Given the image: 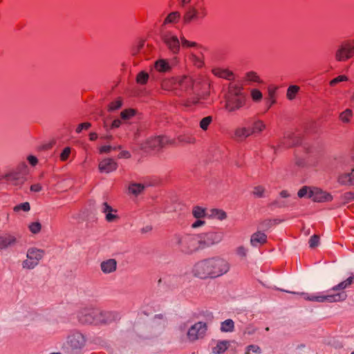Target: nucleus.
Here are the masks:
<instances>
[{
  "label": "nucleus",
  "mask_w": 354,
  "mask_h": 354,
  "mask_svg": "<svg viewBox=\"0 0 354 354\" xmlns=\"http://www.w3.org/2000/svg\"><path fill=\"white\" fill-rule=\"evenodd\" d=\"M229 263L223 258L214 257L200 260L194 263L192 274L201 279H215L230 270Z\"/></svg>",
  "instance_id": "1"
},
{
  "label": "nucleus",
  "mask_w": 354,
  "mask_h": 354,
  "mask_svg": "<svg viewBox=\"0 0 354 354\" xmlns=\"http://www.w3.org/2000/svg\"><path fill=\"white\" fill-rule=\"evenodd\" d=\"M160 86L162 90L172 92L179 97L198 92L199 90L198 82L188 75L164 78Z\"/></svg>",
  "instance_id": "2"
},
{
  "label": "nucleus",
  "mask_w": 354,
  "mask_h": 354,
  "mask_svg": "<svg viewBox=\"0 0 354 354\" xmlns=\"http://www.w3.org/2000/svg\"><path fill=\"white\" fill-rule=\"evenodd\" d=\"M247 94L243 88L236 84H230L224 97L223 108L230 114L236 113L246 106Z\"/></svg>",
  "instance_id": "3"
},
{
  "label": "nucleus",
  "mask_w": 354,
  "mask_h": 354,
  "mask_svg": "<svg viewBox=\"0 0 354 354\" xmlns=\"http://www.w3.org/2000/svg\"><path fill=\"white\" fill-rule=\"evenodd\" d=\"M174 241L177 248L186 254H191L202 250L198 234H176Z\"/></svg>",
  "instance_id": "4"
},
{
  "label": "nucleus",
  "mask_w": 354,
  "mask_h": 354,
  "mask_svg": "<svg viewBox=\"0 0 354 354\" xmlns=\"http://www.w3.org/2000/svg\"><path fill=\"white\" fill-rule=\"evenodd\" d=\"M112 315L109 312H102L97 308H84L78 314L79 320L83 324H102L111 321Z\"/></svg>",
  "instance_id": "5"
},
{
  "label": "nucleus",
  "mask_w": 354,
  "mask_h": 354,
  "mask_svg": "<svg viewBox=\"0 0 354 354\" xmlns=\"http://www.w3.org/2000/svg\"><path fill=\"white\" fill-rule=\"evenodd\" d=\"M208 15V10L205 0H196L185 12L183 21L189 24L203 20Z\"/></svg>",
  "instance_id": "6"
},
{
  "label": "nucleus",
  "mask_w": 354,
  "mask_h": 354,
  "mask_svg": "<svg viewBox=\"0 0 354 354\" xmlns=\"http://www.w3.org/2000/svg\"><path fill=\"white\" fill-rule=\"evenodd\" d=\"M354 56V40L347 39L342 41L335 53V59L337 62H346Z\"/></svg>",
  "instance_id": "7"
},
{
  "label": "nucleus",
  "mask_w": 354,
  "mask_h": 354,
  "mask_svg": "<svg viewBox=\"0 0 354 354\" xmlns=\"http://www.w3.org/2000/svg\"><path fill=\"white\" fill-rule=\"evenodd\" d=\"M44 250L37 248H30L26 252V259L22 262V268L31 270L35 268L43 259Z\"/></svg>",
  "instance_id": "8"
},
{
  "label": "nucleus",
  "mask_w": 354,
  "mask_h": 354,
  "mask_svg": "<svg viewBox=\"0 0 354 354\" xmlns=\"http://www.w3.org/2000/svg\"><path fill=\"white\" fill-rule=\"evenodd\" d=\"M202 250L220 243L223 235L219 232H208L198 234Z\"/></svg>",
  "instance_id": "9"
},
{
  "label": "nucleus",
  "mask_w": 354,
  "mask_h": 354,
  "mask_svg": "<svg viewBox=\"0 0 354 354\" xmlns=\"http://www.w3.org/2000/svg\"><path fill=\"white\" fill-rule=\"evenodd\" d=\"M207 330L206 323L202 322H196L189 328L187 333V339L190 342H195L202 339L205 336Z\"/></svg>",
  "instance_id": "10"
},
{
  "label": "nucleus",
  "mask_w": 354,
  "mask_h": 354,
  "mask_svg": "<svg viewBox=\"0 0 354 354\" xmlns=\"http://www.w3.org/2000/svg\"><path fill=\"white\" fill-rule=\"evenodd\" d=\"M162 41L169 50L174 55H177L180 52L181 47L180 38L172 32H165L162 35Z\"/></svg>",
  "instance_id": "11"
},
{
  "label": "nucleus",
  "mask_w": 354,
  "mask_h": 354,
  "mask_svg": "<svg viewBox=\"0 0 354 354\" xmlns=\"http://www.w3.org/2000/svg\"><path fill=\"white\" fill-rule=\"evenodd\" d=\"M347 297L345 292H339L336 293L331 292L329 290L326 294L320 292L317 293V301L319 303H335L344 301Z\"/></svg>",
  "instance_id": "12"
},
{
  "label": "nucleus",
  "mask_w": 354,
  "mask_h": 354,
  "mask_svg": "<svg viewBox=\"0 0 354 354\" xmlns=\"http://www.w3.org/2000/svg\"><path fill=\"white\" fill-rule=\"evenodd\" d=\"M169 143V139L165 136L151 137L146 140L142 148L145 149H158Z\"/></svg>",
  "instance_id": "13"
},
{
  "label": "nucleus",
  "mask_w": 354,
  "mask_h": 354,
  "mask_svg": "<svg viewBox=\"0 0 354 354\" xmlns=\"http://www.w3.org/2000/svg\"><path fill=\"white\" fill-rule=\"evenodd\" d=\"M0 180H5L6 183L10 185H18L22 184L24 181V179L15 170V169H14L0 176Z\"/></svg>",
  "instance_id": "14"
},
{
  "label": "nucleus",
  "mask_w": 354,
  "mask_h": 354,
  "mask_svg": "<svg viewBox=\"0 0 354 354\" xmlns=\"http://www.w3.org/2000/svg\"><path fill=\"white\" fill-rule=\"evenodd\" d=\"M118 162L113 158H106L100 161L98 169L101 173L109 174L118 169Z\"/></svg>",
  "instance_id": "15"
},
{
  "label": "nucleus",
  "mask_w": 354,
  "mask_h": 354,
  "mask_svg": "<svg viewBox=\"0 0 354 354\" xmlns=\"http://www.w3.org/2000/svg\"><path fill=\"white\" fill-rule=\"evenodd\" d=\"M101 211L105 214L106 221L108 222H114L119 218L117 209H113L106 202L102 204Z\"/></svg>",
  "instance_id": "16"
},
{
  "label": "nucleus",
  "mask_w": 354,
  "mask_h": 354,
  "mask_svg": "<svg viewBox=\"0 0 354 354\" xmlns=\"http://www.w3.org/2000/svg\"><path fill=\"white\" fill-rule=\"evenodd\" d=\"M337 182L342 185H354V167L349 172L340 173L337 176Z\"/></svg>",
  "instance_id": "17"
},
{
  "label": "nucleus",
  "mask_w": 354,
  "mask_h": 354,
  "mask_svg": "<svg viewBox=\"0 0 354 354\" xmlns=\"http://www.w3.org/2000/svg\"><path fill=\"white\" fill-rule=\"evenodd\" d=\"M212 73L218 77L227 80H232L234 78L233 72L227 68L214 67L212 69Z\"/></svg>",
  "instance_id": "18"
},
{
  "label": "nucleus",
  "mask_w": 354,
  "mask_h": 354,
  "mask_svg": "<svg viewBox=\"0 0 354 354\" xmlns=\"http://www.w3.org/2000/svg\"><path fill=\"white\" fill-rule=\"evenodd\" d=\"M117 261L115 259H108L104 260L100 263V268L103 273L110 274L117 270Z\"/></svg>",
  "instance_id": "19"
},
{
  "label": "nucleus",
  "mask_w": 354,
  "mask_h": 354,
  "mask_svg": "<svg viewBox=\"0 0 354 354\" xmlns=\"http://www.w3.org/2000/svg\"><path fill=\"white\" fill-rule=\"evenodd\" d=\"M311 199L317 202L329 201L332 200V196L330 194L324 192L319 188L314 187V192Z\"/></svg>",
  "instance_id": "20"
},
{
  "label": "nucleus",
  "mask_w": 354,
  "mask_h": 354,
  "mask_svg": "<svg viewBox=\"0 0 354 354\" xmlns=\"http://www.w3.org/2000/svg\"><path fill=\"white\" fill-rule=\"evenodd\" d=\"M234 138L238 140H244L247 138L252 136V131H251L250 127H239L234 130Z\"/></svg>",
  "instance_id": "21"
},
{
  "label": "nucleus",
  "mask_w": 354,
  "mask_h": 354,
  "mask_svg": "<svg viewBox=\"0 0 354 354\" xmlns=\"http://www.w3.org/2000/svg\"><path fill=\"white\" fill-rule=\"evenodd\" d=\"M68 342L73 348H81L85 344V338L81 333H76L68 337Z\"/></svg>",
  "instance_id": "22"
},
{
  "label": "nucleus",
  "mask_w": 354,
  "mask_h": 354,
  "mask_svg": "<svg viewBox=\"0 0 354 354\" xmlns=\"http://www.w3.org/2000/svg\"><path fill=\"white\" fill-rule=\"evenodd\" d=\"M154 69L159 73H167L171 69V66L168 60L159 59L154 62Z\"/></svg>",
  "instance_id": "23"
},
{
  "label": "nucleus",
  "mask_w": 354,
  "mask_h": 354,
  "mask_svg": "<svg viewBox=\"0 0 354 354\" xmlns=\"http://www.w3.org/2000/svg\"><path fill=\"white\" fill-rule=\"evenodd\" d=\"M181 47L183 49H189L190 52H195L201 48V46L196 41L187 39L183 35H180Z\"/></svg>",
  "instance_id": "24"
},
{
  "label": "nucleus",
  "mask_w": 354,
  "mask_h": 354,
  "mask_svg": "<svg viewBox=\"0 0 354 354\" xmlns=\"http://www.w3.org/2000/svg\"><path fill=\"white\" fill-rule=\"evenodd\" d=\"M16 238L9 234L0 235V250H3L15 244Z\"/></svg>",
  "instance_id": "25"
},
{
  "label": "nucleus",
  "mask_w": 354,
  "mask_h": 354,
  "mask_svg": "<svg viewBox=\"0 0 354 354\" xmlns=\"http://www.w3.org/2000/svg\"><path fill=\"white\" fill-rule=\"evenodd\" d=\"M245 81L250 84H263V80L261 78V77L257 74V73L254 71H249L245 73Z\"/></svg>",
  "instance_id": "26"
},
{
  "label": "nucleus",
  "mask_w": 354,
  "mask_h": 354,
  "mask_svg": "<svg viewBox=\"0 0 354 354\" xmlns=\"http://www.w3.org/2000/svg\"><path fill=\"white\" fill-rule=\"evenodd\" d=\"M267 241V236L261 232H257L251 236L250 243L252 246H257L258 244H264Z\"/></svg>",
  "instance_id": "27"
},
{
  "label": "nucleus",
  "mask_w": 354,
  "mask_h": 354,
  "mask_svg": "<svg viewBox=\"0 0 354 354\" xmlns=\"http://www.w3.org/2000/svg\"><path fill=\"white\" fill-rule=\"evenodd\" d=\"M266 124L262 120L258 119L252 122V127L250 128L253 136L261 133L266 130Z\"/></svg>",
  "instance_id": "28"
},
{
  "label": "nucleus",
  "mask_w": 354,
  "mask_h": 354,
  "mask_svg": "<svg viewBox=\"0 0 354 354\" xmlns=\"http://www.w3.org/2000/svg\"><path fill=\"white\" fill-rule=\"evenodd\" d=\"M145 187L146 185L143 183L131 182L129 185L128 191L129 194L138 196L143 192Z\"/></svg>",
  "instance_id": "29"
},
{
  "label": "nucleus",
  "mask_w": 354,
  "mask_h": 354,
  "mask_svg": "<svg viewBox=\"0 0 354 354\" xmlns=\"http://www.w3.org/2000/svg\"><path fill=\"white\" fill-rule=\"evenodd\" d=\"M189 59L196 67L201 68L204 66V59L202 55H198L195 52L189 53Z\"/></svg>",
  "instance_id": "30"
},
{
  "label": "nucleus",
  "mask_w": 354,
  "mask_h": 354,
  "mask_svg": "<svg viewBox=\"0 0 354 354\" xmlns=\"http://www.w3.org/2000/svg\"><path fill=\"white\" fill-rule=\"evenodd\" d=\"M299 142V138L292 133H287L283 138V142L286 147L295 146L298 145Z\"/></svg>",
  "instance_id": "31"
},
{
  "label": "nucleus",
  "mask_w": 354,
  "mask_h": 354,
  "mask_svg": "<svg viewBox=\"0 0 354 354\" xmlns=\"http://www.w3.org/2000/svg\"><path fill=\"white\" fill-rule=\"evenodd\" d=\"M230 346V342L227 340L218 341L216 345L212 348V352L214 354H221L224 353Z\"/></svg>",
  "instance_id": "32"
},
{
  "label": "nucleus",
  "mask_w": 354,
  "mask_h": 354,
  "mask_svg": "<svg viewBox=\"0 0 354 354\" xmlns=\"http://www.w3.org/2000/svg\"><path fill=\"white\" fill-rule=\"evenodd\" d=\"M277 88L276 86H269L268 91V97L266 98V104L268 106V109H269L272 105H274L277 100L275 93Z\"/></svg>",
  "instance_id": "33"
},
{
  "label": "nucleus",
  "mask_w": 354,
  "mask_h": 354,
  "mask_svg": "<svg viewBox=\"0 0 354 354\" xmlns=\"http://www.w3.org/2000/svg\"><path fill=\"white\" fill-rule=\"evenodd\" d=\"M351 285V279H348V278L338 283L337 285L335 286L333 288H331L330 290L331 292L336 293L339 292H344V290L347 288Z\"/></svg>",
  "instance_id": "34"
},
{
  "label": "nucleus",
  "mask_w": 354,
  "mask_h": 354,
  "mask_svg": "<svg viewBox=\"0 0 354 354\" xmlns=\"http://www.w3.org/2000/svg\"><path fill=\"white\" fill-rule=\"evenodd\" d=\"M300 91V87L297 85H290L286 91V97L289 100H293Z\"/></svg>",
  "instance_id": "35"
},
{
  "label": "nucleus",
  "mask_w": 354,
  "mask_h": 354,
  "mask_svg": "<svg viewBox=\"0 0 354 354\" xmlns=\"http://www.w3.org/2000/svg\"><path fill=\"white\" fill-rule=\"evenodd\" d=\"M250 96L254 103H259L263 99L262 92L256 88H252L250 90Z\"/></svg>",
  "instance_id": "36"
},
{
  "label": "nucleus",
  "mask_w": 354,
  "mask_h": 354,
  "mask_svg": "<svg viewBox=\"0 0 354 354\" xmlns=\"http://www.w3.org/2000/svg\"><path fill=\"white\" fill-rule=\"evenodd\" d=\"M136 115V110L133 109H127L123 110L120 113V118L124 122V123H127L130 120L134 115Z\"/></svg>",
  "instance_id": "37"
},
{
  "label": "nucleus",
  "mask_w": 354,
  "mask_h": 354,
  "mask_svg": "<svg viewBox=\"0 0 354 354\" xmlns=\"http://www.w3.org/2000/svg\"><path fill=\"white\" fill-rule=\"evenodd\" d=\"M234 329V323L233 320L228 319L221 322V330L224 333L232 332Z\"/></svg>",
  "instance_id": "38"
},
{
  "label": "nucleus",
  "mask_w": 354,
  "mask_h": 354,
  "mask_svg": "<svg viewBox=\"0 0 354 354\" xmlns=\"http://www.w3.org/2000/svg\"><path fill=\"white\" fill-rule=\"evenodd\" d=\"M353 115V111L350 109H346L339 114V118L342 122L348 123L351 122Z\"/></svg>",
  "instance_id": "39"
},
{
  "label": "nucleus",
  "mask_w": 354,
  "mask_h": 354,
  "mask_svg": "<svg viewBox=\"0 0 354 354\" xmlns=\"http://www.w3.org/2000/svg\"><path fill=\"white\" fill-rule=\"evenodd\" d=\"M314 192V187H303L298 192V196L299 198H312V195Z\"/></svg>",
  "instance_id": "40"
},
{
  "label": "nucleus",
  "mask_w": 354,
  "mask_h": 354,
  "mask_svg": "<svg viewBox=\"0 0 354 354\" xmlns=\"http://www.w3.org/2000/svg\"><path fill=\"white\" fill-rule=\"evenodd\" d=\"M15 170L25 179V176L28 174V167L24 161L19 162L15 168Z\"/></svg>",
  "instance_id": "41"
},
{
  "label": "nucleus",
  "mask_w": 354,
  "mask_h": 354,
  "mask_svg": "<svg viewBox=\"0 0 354 354\" xmlns=\"http://www.w3.org/2000/svg\"><path fill=\"white\" fill-rule=\"evenodd\" d=\"M28 228L32 234H36L40 232L41 224L39 221L31 222L29 223Z\"/></svg>",
  "instance_id": "42"
},
{
  "label": "nucleus",
  "mask_w": 354,
  "mask_h": 354,
  "mask_svg": "<svg viewBox=\"0 0 354 354\" xmlns=\"http://www.w3.org/2000/svg\"><path fill=\"white\" fill-rule=\"evenodd\" d=\"M192 214L197 219L204 218L206 214L205 209L199 206L194 207L192 209Z\"/></svg>",
  "instance_id": "43"
},
{
  "label": "nucleus",
  "mask_w": 354,
  "mask_h": 354,
  "mask_svg": "<svg viewBox=\"0 0 354 354\" xmlns=\"http://www.w3.org/2000/svg\"><path fill=\"white\" fill-rule=\"evenodd\" d=\"M180 19V13L178 12H173L169 14L165 19L164 24L176 23Z\"/></svg>",
  "instance_id": "44"
},
{
  "label": "nucleus",
  "mask_w": 354,
  "mask_h": 354,
  "mask_svg": "<svg viewBox=\"0 0 354 354\" xmlns=\"http://www.w3.org/2000/svg\"><path fill=\"white\" fill-rule=\"evenodd\" d=\"M149 74L145 71L140 72L136 77V82L140 84H145L148 82Z\"/></svg>",
  "instance_id": "45"
},
{
  "label": "nucleus",
  "mask_w": 354,
  "mask_h": 354,
  "mask_svg": "<svg viewBox=\"0 0 354 354\" xmlns=\"http://www.w3.org/2000/svg\"><path fill=\"white\" fill-rule=\"evenodd\" d=\"M122 105V99L121 97H117L113 100L109 105V111H116L119 109Z\"/></svg>",
  "instance_id": "46"
},
{
  "label": "nucleus",
  "mask_w": 354,
  "mask_h": 354,
  "mask_svg": "<svg viewBox=\"0 0 354 354\" xmlns=\"http://www.w3.org/2000/svg\"><path fill=\"white\" fill-rule=\"evenodd\" d=\"M30 209V203L28 202H25L17 205H15L13 207V210L15 212H19L20 211H23L25 212H29Z\"/></svg>",
  "instance_id": "47"
},
{
  "label": "nucleus",
  "mask_w": 354,
  "mask_h": 354,
  "mask_svg": "<svg viewBox=\"0 0 354 354\" xmlns=\"http://www.w3.org/2000/svg\"><path fill=\"white\" fill-rule=\"evenodd\" d=\"M212 122V118L211 116L205 117L200 121V127L203 131H207Z\"/></svg>",
  "instance_id": "48"
},
{
  "label": "nucleus",
  "mask_w": 354,
  "mask_h": 354,
  "mask_svg": "<svg viewBox=\"0 0 354 354\" xmlns=\"http://www.w3.org/2000/svg\"><path fill=\"white\" fill-rule=\"evenodd\" d=\"M212 216L218 220H223L227 217L226 213L224 211L217 209L212 210Z\"/></svg>",
  "instance_id": "49"
},
{
  "label": "nucleus",
  "mask_w": 354,
  "mask_h": 354,
  "mask_svg": "<svg viewBox=\"0 0 354 354\" xmlns=\"http://www.w3.org/2000/svg\"><path fill=\"white\" fill-rule=\"evenodd\" d=\"M265 191L264 187L259 185L254 187L252 194L255 197L261 198L264 196Z\"/></svg>",
  "instance_id": "50"
},
{
  "label": "nucleus",
  "mask_w": 354,
  "mask_h": 354,
  "mask_svg": "<svg viewBox=\"0 0 354 354\" xmlns=\"http://www.w3.org/2000/svg\"><path fill=\"white\" fill-rule=\"evenodd\" d=\"M71 148L69 147H65L60 154V160L62 162L66 161L71 156Z\"/></svg>",
  "instance_id": "51"
},
{
  "label": "nucleus",
  "mask_w": 354,
  "mask_h": 354,
  "mask_svg": "<svg viewBox=\"0 0 354 354\" xmlns=\"http://www.w3.org/2000/svg\"><path fill=\"white\" fill-rule=\"evenodd\" d=\"M348 79L346 75H339L337 77L333 79L332 80H330V85L331 86H334L336 84H337L338 83L342 82H346V81H348Z\"/></svg>",
  "instance_id": "52"
},
{
  "label": "nucleus",
  "mask_w": 354,
  "mask_h": 354,
  "mask_svg": "<svg viewBox=\"0 0 354 354\" xmlns=\"http://www.w3.org/2000/svg\"><path fill=\"white\" fill-rule=\"evenodd\" d=\"M91 126V124L90 122L81 123L77 127L75 131L77 133H80L83 130H88Z\"/></svg>",
  "instance_id": "53"
},
{
  "label": "nucleus",
  "mask_w": 354,
  "mask_h": 354,
  "mask_svg": "<svg viewBox=\"0 0 354 354\" xmlns=\"http://www.w3.org/2000/svg\"><path fill=\"white\" fill-rule=\"evenodd\" d=\"M319 237L317 235H313L309 240V245L310 248H314L319 245Z\"/></svg>",
  "instance_id": "54"
},
{
  "label": "nucleus",
  "mask_w": 354,
  "mask_h": 354,
  "mask_svg": "<svg viewBox=\"0 0 354 354\" xmlns=\"http://www.w3.org/2000/svg\"><path fill=\"white\" fill-rule=\"evenodd\" d=\"M122 124H124L122 120L120 118H116L111 122L109 129H117L119 128Z\"/></svg>",
  "instance_id": "55"
},
{
  "label": "nucleus",
  "mask_w": 354,
  "mask_h": 354,
  "mask_svg": "<svg viewBox=\"0 0 354 354\" xmlns=\"http://www.w3.org/2000/svg\"><path fill=\"white\" fill-rule=\"evenodd\" d=\"M261 349L257 345H250L246 348L245 354H250L252 353H260Z\"/></svg>",
  "instance_id": "56"
},
{
  "label": "nucleus",
  "mask_w": 354,
  "mask_h": 354,
  "mask_svg": "<svg viewBox=\"0 0 354 354\" xmlns=\"http://www.w3.org/2000/svg\"><path fill=\"white\" fill-rule=\"evenodd\" d=\"M248 249L244 246H239L236 249V254L241 257H245L247 255Z\"/></svg>",
  "instance_id": "57"
},
{
  "label": "nucleus",
  "mask_w": 354,
  "mask_h": 354,
  "mask_svg": "<svg viewBox=\"0 0 354 354\" xmlns=\"http://www.w3.org/2000/svg\"><path fill=\"white\" fill-rule=\"evenodd\" d=\"M116 147H112L110 145L102 146L99 148V152L100 153H109L111 150H115Z\"/></svg>",
  "instance_id": "58"
},
{
  "label": "nucleus",
  "mask_w": 354,
  "mask_h": 354,
  "mask_svg": "<svg viewBox=\"0 0 354 354\" xmlns=\"http://www.w3.org/2000/svg\"><path fill=\"white\" fill-rule=\"evenodd\" d=\"M27 160L29 162V164L32 167H35L38 163L37 158L32 155H30L27 157Z\"/></svg>",
  "instance_id": "59"
},
{
  "label": "nucleus",
  "mask_w": 354,
  "mask_h": 354,
  "mask_svg": "<svg viewBox=\"0 0 354 354\" xmlns=\"http://www.w3.org/2000/svg\"><path fill=\"white\" fill-rule=\"evenodd\" d=\"M130 157H131L130 152L128 151H125V150L120 151L118 156V158L120 159H122V158L128 159Z\"/></svg>",
  "instance_id": "60"
},
{
  "label": "nucleus",
  "mask_w": 354,
  "mask_h": 354,
  "mask_svg": "<svg viewBox=\"0 0 354 354\" xmlns=\"http://www.w3.org/2000/svg\"><path fill=\"white\" fill-rule=\"evenodd\" d=\"M304 298L306 300L311 301H317V294L308 295V294H303Z\"/></svg>",
  "instance_id": "61"
},
{
  "label": "nucleus",
  "mask_w": 354,
  "mask_h": 354,
  "mask_svg": "<svg viewBox=\"0 0 354 354\" xmlns=\"http://www.w3.org/2000/svg\"><path fill=\"white\" fill-rule=\"evenodd\" d=\"M41 189H42V187L39 183L33 184L30 187V190L34 192H39L41 190Z\"/></svg>",
  "instance_id": "62"
},
{
  "label": "nucleus",
  "mask_w": 354,
  "mask_h": 354,
  "mask_svg": "<svg viewBox=\"0 0 354 354\" xmlns=\"http://www.w3.org/2000/svg\"><path fill=\"white\" fill-rule=\"evenodd\" d=\"M204 223H205L204 221L198 219V221H196L194 223H192V227L193 228H196V227L202 226L204 224Z\"/></svg>",
  "instance_id": "63"
},
{
  "label": "nucleus",
  "mask_w": 354,
  "mask_h": 354,
  "mask_svg": "<svg viewBox=\"0 0 354 354\" xmlns=\"http://www.w3.org/2000/svg\"><path fill=\"white\" fill-rule=\"evenodd\" d=\"M280 196H281V197H282V198H287V197L290 196V194H289V193H288V191H286V190H283V191H281V192H280Z\"/></svg>",
  "instance_id": "64"
}]
</instances>
